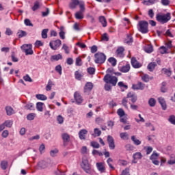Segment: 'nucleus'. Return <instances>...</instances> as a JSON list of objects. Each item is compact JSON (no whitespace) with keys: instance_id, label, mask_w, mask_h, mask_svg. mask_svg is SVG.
<instances>
[{"instance_id":"46","label":"nucleus","mask_w":175,"mask_h":175,"mask_svg":"<svg viewBox=\"0 0 175 175\" xmlns=\"http://www.w3.org/2000/svg\"><path fill=\"white\" fill-rule=\"evenodd\" d=\"M100 135H102V131L98 128L94 129V134H93V136L96 137V136L98 137L100 136Z\"/></svg>"},{"instance_id":"19","label":"nucleus","mask_w":175,"mask_h":175,"mask_svg":"<svg viewBox=\"0 0 175 175\" xmlns=\"http://www.w3.org/2000/svg\"><path fill=\"white\" fill-rule=\"evenodd\" d=\"M93 88L94 85H92V83L88 82L84 87V92H90Z\"/></svg>"},{"instance_id":"60","label":"nucleus","mask_w":175,"mask_h":175,"mask_svg":"<svg viewBox=\"0 0 175 175\" xmlns=\"http://www.w3.org/2000/svg\"><path fill=\"white\" fill-rule=\"evenodd\" d=\"M25 24L27 27H33V24H32V23H31V20H29V19H25Z\"/></svg>"},{"instance_id":"20","label":"nucleus","mask_w":175,"mask_h":175,"mask_svg":"<svg viewBox=\"0 0 175 175\" xmlns=\"http://www.w3.org/2000/svg\"><path fill=\"white\" fill-rule=\"evenodd\" d=\"M127 98H131L132 103H135L136 100H137V96L133 92H129L127 94Z\"/></svg>"},{"instance_id":"8","label":"nucleus","mask_w":175,"mask_h":175,"mask_svg":"<svg viewBox=\"0 0 175 175\" xmlns=\"http://www.w3.org/2000/svg\"><path fill=\"white\" fill-rule=\"evenodd\" d=\"M74 98L75 99L76 103H77L78 105L83 103V97L81 96V95H80V93H79V92H76L74 94Z\"/></svg>"},{"instance_id":"21","label":"nucleus","mask_w":175,"mask_h":175,"mask_svg":"<svg viewBox=\"0 0 175 175\" xmlns=\"http://www.w3.org/2000/svg\"><path fill=\"white\" fill-rule=\"evenodd\" d=\"M79 5V0H72V2L69 3L70 9H76Z\"/></svg>"},{"instance_id":"34","label":"nucleus","mask_w":175,"mask_h":175,"mask_svg":"<svg viewBox=\"0 0 175 175\" xmlns=\"http://www.w3.org/2000/svg\"><path fill=\"white\" fill-rule=\"evenodd\" d=\"M79 8H80V11L79 12H85V4L84 3V1H79L78 3Z\"/></svg>"},{"instance_id":"1","label":"nucleus","mask_w":175,"mask_h":175,"mask_svg":"<svg viewBox=\"0 0 175 175\" xmlns=\"http://www.w3.org/2000/svg\"><path fill=\"white\" fill-rule=\"evenodd\" d=\"M113 72L111 68H108L107 70V75L104 77V81L105 83V91H111V85L116 86L118 79L116 77H113L110 75Z\"/></svg>"},{"instance_id":"48","label":"nucleus","mask_w":175,"mask_h":175,"mask_svg":"<svg viewBox=\"0 0 175 175\" xmlns=\"http://www.w3.org/2000/svg\"><path fill=\"white\" fill-rule=\"evenodd\" d=\"M47 32H49V29H44L42 31V39H47Z\"/></svg>"},{"instance_id":"61","label":"nucleus","mask_w":175,"mask_h":175,"mask_svg":"<svg viewBox=\"0 0 175 175\" xmlns=\"http://www.w3.org/2000/svg\"><path fill=\"white\" fill-rule=\"evenodd\" d=\"M57 121L59 124H64V117H62L61 115H59L57 118Z\"/></svg>"},{"instance_id":"52","label":"nucleus","mask_w":175,"mask_h":175,"mask_svg":"<svg viewBox=\"0 0 175 175\" xmlns=\"http://www.w3.org/2000/svg\"><path fill=\"white\" fill-rule=\"evenodd\" d=\"M117 113L120 116V118H122L124 116H125V111H124V109H118Z\"/></svg>"},{"instance_id":"63","label":"nucleus","mask_w":175,"mask_h":175,"mask_svg":"<svg viewBox=\"0 0 175 175\" xmlns=\"http://www.w3.org/2000/svg\"><path fill=\"white\" fill-rule=\"evenodd\" d=\"M23 79L25 80V81H29V83H32V79H31V77H29V75H28L24 76Z\"/></svg>"},{"instance_id":"54","label":"nucleus","mask_w":175,"mask_h":175,"mask_svg":"<svg viewBox=\"0 0 175 175\" xmlns=\"http://www.w3.org/2000/svg\"><path fill=\"white\" fill-rule=\"evenodd\" d=\"M11 58L13 62H18V58L16 57V53H14V52L12 53Z\"/></svg>"},{"instance_id":"3","label":"nucleus","mask_w":175,"mask_h":175,"mask_svg":"<svg viewBox=\"0 0 175 175\" xmlns=\"http://www.w3.org/2000/svg\"><path fill=\"white\" fill-rule=\"evenodd\" d=\"M105 61H106V55L103 53L98 52L94 55V62L96 64H105Z\"/></svg>"},{"instance_id":"4","label":"nucleus","mask_w":175,"mask_h":175,"mask_svg":"<svg viewBox=\"0 0 175 175\" xmlns=\"http://www.w3.org/2000/svg\"><path fill=\"white\" fill-rule=\"evenodd\" d=\"M81 166L84 172H85V173H91V165H90L88 159H87L85 157H83L82 159V163L81 164Z\"/></svg>"},{"instance_id":"29","label":"nucleus","mask_w":175,"mask_h":175,"mask_svg":"<svg viewBox=\"0 0 175 175\" xmlns=\"http://www.w3.org/2000/svg\"><path fill=\"white\" fill-rule=\"evenodd\" d=\"M158 0H148L143 1L144 5H146V6H149L150 5H154V3H157Z\"/></svg>"},{"instance_id":"51","label":"nucleus","mask_w":175,"mask_h":175,"mask_svg":"<svg viewBox=\"0 0 175 175\" xmlns=\"http://www.w3.org/2000/svg\"><path fill=\"white\" fill-rule=\"evenodd\" d=\"M159 52L161 54H167V48L165 46H161L159 49Z\"/></svg>"},{"instance_id":"9","label":"nucleus","mask_w":175,"mask_h":175,"mask_svg":"<svg viewBox=\"0 0 175 175\" xmlns=\"http://www.w3.org/2000/svg\"><path fill=\"white\" fill-rule=\"evenodd\" d=\"M158 157H159V154L155 152H153L152 154L150 156V159L152 163H154V165H159V161H158Z\"/></svg>"},{"instance_id":"23","label":"nucleus","mask_w":175,"mask_h":175,"mask_svg":"<svg viewBox=\"0 0 175 175\" xmlns=\"http://www.w3.org/2000/svg\"><path fill=\"white\" fill-rule=\"evenodd\" d=\"M141 77L143 81H145V83H148L150 80H152V77H150V76H148V75L146 74H142Z\"/></svg>"},{"instance_id":"30","label":"nucleus","mask_w":175,"mask_h":175,"mask_svg":"<svg viewBox=\"0 0 175 175\" xmlns=\"http://www.w3.org/2000/svg\"><path fill=\"white\" fill-rule=\"evenodd\" d=\"M131 140L133 142V143H134V144H135V146H140L142 144V141L137 139L135 135H133L131 137Z\"/></svg>"},{"instance_id":"47","label":"nucleus","mask_w":175,"mask_h":175,"mask_svg":"<svg viewBox=\"0 0 175 175\" xmlns=\"http://www.w3.org/2000/svg\"><path fill=\"white\" fill-rule=\"evenodd\" d=\"M108 61L113 66L117 65V60L114 57H110Z\"/></svg>"},{"instance_id":"17","label":"nucleus","mask_w":175,"mask_h":175,"mask_svg":"<svg viewBox=\"0 0 175 175\" xmlns=\"http://www.w3.org/2000/svg\"><path fill=\"white\" fill-rule=\"evenodd\" d=\"M144 87H145L144 84H143L141 82L137 84H133L132 85L133 90H144Z\"/></svg>"},{"instance_id":"49","label":"nucleus","mask_w":175,"mask_h":175,"mask_svg":"<svg viewBox=\"0 0 175 175\" xmlns=\"http://www.w3.org/2000/svg\"><path fill=\"white\" fill-rule=\"evenodd\" d=\"M54 85V84L53 83V81H51V80L49 81L48 84L46 87V91H51V88Z\"/></svg>"},{"instance_id":"58","label":"nucleus","mask_w":175,"mask_h":175,"mask_svg":"<svg viewBox=\"0 0 175 175\" xmlns=\"http://www.w3.org/2000/svg\"><path fill=\"white\" fill-rule=\"evenodd\" d=\"M90 144H91L92 147H93V148H99V147H100L99 144L96 142H92L90 143Z\"/></svg>"},{"instance_id":"28","label":"nucleus","mask_w":175,"mask_h":175,"mask_svg":"<svg viewBox=\"0 0 175 175\" xmlns=\"http://www.w3.org/2000/svg\"><path fill=\"white\" fill-rule=\"evenodd\" d=\"M99 21L101 23L103 27H107V21H106V18H105V16H100Z\"/></svg>"},{"instance_id":"38","label":"nucleus","mask_w":175,"mask_h":175,"mask_svg":"<svg viewBox=\"0 0 175 175\" xmlns=\"http://www.w3.org/2000/svg\"><path fill=\"white\" fill-rule=\"evenodd\" d=\"M18 37L20 38H24V36H27V32L23 31V30H19L17 33Z\"/></svg>"},{"instance_id":"7","label":"nucleus","mask_w":175,"mask_h":175,"mask_svg":"<svg viewBox=\"0 0 175 175\" xmlns=\"http://www.w3.org/2000/svg\"><path fill=\"white\" fill-rule=\"evenodd\" d=\"M62 44V42H61V40H56L51 41L49 46L52 50H57V49H58V47H59Z\"/></svg>"},{"instance_id":"45","label":"nucleus","mask_w":175,"mask_h":175,"mask_svg":"<svg viewBox=\"0 0 175 175\" xmlns=\"http://www.w3.org/2000/svg\"><path fill=\"white\" fill-rule=\"evenodd\" d=\"M37 99H39L40 100H46L47 97L44 94H37L36 96Z\"/></svg>"},{"instance_id":"6","label":"nucleus","mask_w":175,"mask_h":175,"mask_svg":"<svg viewBox=\"0 0 175 175\" xmlns=\"http://www.w3.org/2000/svg\"><path fill=\"white\" fill-rule=\"evenodd\" d=\"M139 25L140 32L142 33H147L148 32V23L142 21L139 23Z\"/></svg>"},{"instance_id":"13","label":"nucleus","mask_w":175,"mask_h":175,"mask_svg":"<svg viewBox=\"0 0 175 175\" xmlns=\"http://www.w3.org/2000/svg\"><path fill=\"white\" fill-rule=\"evenodd\" d=\"M62 137L64 142V146H68V142L70 141V137L68 135V133H63L62 135Z\"/></svg>"},{"instance_id":"56","label":"nucleus","mask_w":175,"mask_h":175,"mask_svg":"<svg viewBox=\"0 0 175 175\" xmlns=\"http://www.w3.org/2000/svg\"><path fill=\"white\" fill-rule=\"evenodd\" d=\"M26 110H33V104L29 103L25 106Z\"/></svg>"},{"instance_id":"2","label":"nucleus","mask_w":175,"mask_h":175,"mask_svg":"<svg viewBox=\"0 0 175 175\" xmlns=\"http://www.w3.org/2000/svg\"><path fill=\"white\" fill-rule=\"evenodd\" d=\"M172 15L169 12H167L166 14L159 13L156 15V20L160 23V24H166V23L170 21Z\"/></svg>"},{"instance_id":"26","label":"nucleus","mask_w":175,"mask_h":175,"mask_svg":"<svg viewBox=\"0 0 175 175\" xmlns=\"http://www.w3.org/2000/svg\"><path fill=\"white\" fill-rule=\"evenodd\" d=\"M5 111L7 116H12V114H14V110L12 107H5Z\"/></svg>"},{"instance_id":"16","label":"nucleus","mask_w":175,"mask_h":175,"mask_svg":"<svg viewBox=\"0 0 175 175\" xmlns=\"http://www.w3.org/2000/svg\"><path fill=\"white\" fill-rule=\"evenodd\" d=\"M143 158V155L142 154L141 152H136L133 154V163H137V161L139 159H142Z\"/></svg>"},{"instance_id":"41","label":"nucleus","mask_w":175,"mask_h":175,"mask_svg":"<svg viewBox=\"0 0 175 175\" xmlns=\"http://www.w3.org/2000/svg\"><path fill=\"white\" fill-rule=\"evenodd\" d=\"M163 73H164V75H166L168 76V77H170V76H172V70H170V69H167V68H163L162 70Z\"/></svg>"},{"instance_id":"25","label":"nucleus","mask_w":175,"mask_h":175,"mask_svg":"<svg viewBox=\"0 0 175 175\" xmlns=\"http://www.w3.org/2000/svg\"><path fill=\"white\" fill-rule=\"evenodd\" d=\"M124 48L120 47L117 49L116 53L118 57H120V58H122L124 57Z\"/></svg>"},{"instance_id":"33","label":"nucleus","mask_w":175,"mask_h":175,"mask_svg":"<svg viewBox=\"0 0 175 175\" xmlns=\"http://www.w3.org/2000/svg\"><path fill=\"white\" fill-rule=\"evenodd\" d=\"M144 51H146V53H148L150 54L152 53V51H154V49L151 45H146L144 48Z\"/></svg>"},{"instance_id":"14","label":"nucleus","mask_w":175,"mask_h":175,"mask_svg":"<svg viewBox=\"0 0 175 175\" xmlns=\"http://www.w3.org/2000/svg\"><path fill=\"white\" fill-rule=\"evenodd\" d=\"M47 166H48L47 162H46L44 161H41L38 162V163L37 165V169H38V170L46 169V167H47Z\"/></svg>"},{"instance_id":"27","label":"nucleus","mask_w":175,"mask_h":175,"mask_svg":"<svg viewBox=\"0 0 175 175\" xmlns=\"http://www.w3.org/2000/svg\"><path fill=\"white\" fill-rule=\"evenodd\" d=\"M118 85L120 87V88H121L122 92L125 91V90H128V85L124 83L122 81L119 82Z\"/></svg>"},{"instance_id":"42","label":"nucleus","mask_w":175,"mask_h":175,"mask_svg":"<svg viewBox=\"0 0 175 175\" xmlns=\"http://www.w3.org/2000/svg\"><path fill=\"white\" fill-rule=\"evenodd\" d=\"M1 167L3 170H6V169H8V161H2L1 163Z\"/></svg>"},{"instance_id":"10","label":"nucleus","mask_w":175,"mask_h":175,"mask_svg":"<svg viewBox=\"0 0 175 175\" xmlns=\"http://www.w3.org/2000/svg\"><path fill=\"white\" fill-rule=\"evenodd\" d=\"M119 70L122 73H128L131 70V64H126L124 66L120 67Z\"/></svg>"},{"instance_id":"44","label":"nucleus","mask_w":175,"mask_h":175,"mask_svg":"<svg viewBox=\"0 0 175 175\" xmlns=\"http://www.w3.org/2000/svg\"><path fill=\"white\" fill-rule=\"evenodd\" d=\"M124 42L127 44H130V43H132V42H133V38H132V36H127V38L125 39Z\"/></svg>"},{"instance_id":"32","label":"nucleus","mask_w":175,"mask_h":175,"mask_svg":"<svg viewBox=\"0 0 175 175\" xmlns=\"http://www.w3.org/2000/svg\"><path fill=\"white\" fill-rule=\"evenodd\" d=\"M155 66H157V64L155 62H151L148 65V69L150 72H152L155 69Z\"/></svg>"},{"instance_id":"12","label":"nucleus","mask_w":175,"mask_h":175,"mask_svg":"<svg viewBox=\"0 0 175 175\" xmlns=\"http://www.w3.org/2000/svg\"><path fill=\"white\" fill-rule=\"evenodd\" d=\"M131 65L133 66L135 69H137L139 68H142V64L137 62L136 58L133 57L131 59Z\"/></svg>"},{"instance_id":"62","label":"nucleus","mask_w":175,"mask_h":175,"mask_svg":"<svg viewBox=\"0 0 175 175\" xmlns=\"http://www.w3.org/2000/svg\"><path fill=\"white\" fill-rule=\"evenodd\" d=\"M62 49L64 50L66 54H69V47L66 44H63Z\"/></svg>"},{"instance_id":"43","label":"nucleus","mask_w":175,"mask_h":175,"mask_svg":"<svg viewBox=\"0 0 175 175\" xmlns=\"http://www.w3.org/2000/svg\"><path fill=\"white\" fill-rule=\"evenodd\" d=\"M75 75L77 80H81V78L83 77V74H81V72L79 71H76Z\"/></svg>"},{"instance_id":"55","label":"nucleus","mask_w":175,"mask_h":175,"mask_svg":"<svg viewBox=\"0 0 175 175\" xmlns=\"http://www.w3.org/2000/svg\"><path fill=\"white\" fill-rule=\"evenodd\" d=\"M168 121L172 124L173 125H175V116L174 115H171L168 119Z\"/></svg>"},{"instance_id":"50","label":"nucleus","mask_w":175,"mask_h":175,"mask_svg":"<svg viewBox=\"0 0 175 175\" xmlns=\"http://www.w3.org/2000/svg\"><path fill=\"white\" fill-rule=\"evenodd\" d=\"M75 64L77 66H81V65H83V62L81 60V58L77 57L75 60Z\"/></svg>"},{"instance_id":"57","label":"nucleus","mask_w":175,"mask_h":175,"mask_svg":"<svg viewBox=\"0 0 175 175\" xmlns=\"http://www.w3.org/2000/svg\"><path fill=\"white\" fill-rule=\"evenodd\" d=\"M4 124L7 128H12V126L13 125V122L10 120H7L4 122Z\"/></svg>"},{"instance_id":"40","label":"nucleus","mask_w":175,"mask_h":175,"mask_svg":"<svg viewBox=\"0 0 175 175\" xmlns=\"http://www.w3.org/2000/svg\"><path fill=\"white\" fill-rule=\"evenodd\" d=\"M128 96L126 97H124L122 100V105L126 107V109H128Z\"/></svg>"},{"instance_id":"39","label":"nucleus","mask_w":175,"mask_h":175,"mask_svg":"<svg viewBox=\"0 0 175 175\" xmlns=\"http://www.w3.org/2000/svg\"><path fill=\"white\" fill-rule=\"evenodd\" d=\"M148 104L151 107H154V106H155V105L157 104V100H155V98H151L148 100Z\"/></svg>"},{"instance_id":"22","label":"nucleus","mask_w":175,"mask_h":175,"mask_svg":"<svg viewBox=\"0 0 175 175\" xmlns=\"http://www.w3.org/2000/svg\"><path fill=\"white\" fill-rule=\"evenodd\" d=\"M75 18L77 20H83L84 18V12L82 11H78L75 13Z\"/></svg>"},{"instance_id":"36","label":"nucleus","mask_w":175,"mask_h":175,"mask_svg":"<svg viewBox=\"0 0 175 175\" xmlns=\"http://www.w3.org/2000/svg\"><path fill=\"white\" fill-rule=\"evenodd\" d=\"M120 137L122 139V140H128L129 139V135L128 133H121L120 134Z\"/></svg>"},{"instance_id":"18","label":"nucleus","mask_w":175,"mask_h":175,"mask_svg":"<svg viewBox=\"0 0 175 175\" xmlns=\"http://www.w3.org/2000/svg\"><path fill=\"white\" fill-rule=\"evenodd\" d=\"M159 103H160L163 110H166L167 105H166V101H165V98L160 97L158 98Z\"/></svg>"},{"instance_id":"64","label":"nucleus","mask_w":175,"mask_h":175,"mask_svg":"<svg viewBox=\"0 0 175 175\" xmlns=\"http://www.w3.org/2000/svg\"><path fill=\"white\" fill-rule=\"evenodd\" d=\"M57 154H58V150L57 149L52 150L50 152L51 157H55V155H57Z\"/></svg>"},{"instance_id":"59","label":"nucleus","mask_w":175,"mask_h":175,"mask_svg":"<svg viewBox=\"0 0 175 175\" xmlns=\"http://www.w3.org/2000/svg\"><path fill=\"white\" fill-rule=\"evenodd\" d=\"M92 154L93 155H98V157H102L103 155V153H102V152H99L96 150H93Z\"/></svg>"},{"instance_id":"5","label":"nucleus","mask_w":175,"mask_h":175,"mask_svg":"<svg viewBox=\"0 0 175 175\" xmlns=\"http://www.w3.org/2000/svg\"><path fill=\"white\" fill-rule=\"evenodd\" d=\"M21 50L25 53L26 55H32L33 51H32V45L31 44H25L21 47Z\"/></svg>"},{"instance_id":"35","label":"nucleus","mask_w":175,"mask_h":175,"mask_svg":"<svg viewBox=\"0 0 175 175\" xmlns=\"http://www.w3.org/2000/svg\"><path fill=\"white\" fill-rule=\"evenodd\" d=\"M40 3L39 1H36L34 3L33 6L31 8L33 12H36V10H38V9H40Z\"/></svg>"},{"instance_id":"15","label":"nucleus","mask_w":175,"mask_h":175,"mask_svg":"<svg viewBox=\"0 0 175 175\" xmlns=\"http://www.w3.org/2000/svg\"><path fill=\"white\" fill-rule=\"evenodd\" d=\"M87 133H88L87 130H81L79 133V139H81V140H85V136L87 135Z\"/></svg>"},{"instance_id":"31","label":"nucleus","mask_w":175,"mask_h":175,"mask_svg":"<svg viewBox=\"0 0 175 175\" xmlns=\"http://www.w3.org/2000/svg\"><path fill=\"white\" fill-rule=\"evenodd\" d=\"M65 27H64V26H61L60 27V31L59 33V37L62 39H65Z\"/></svg>"},{"instance_id":"11","label":"nucleus","mask_w":175,"mask_h":175,"mask_svg":"<svg viewBox=\"0 0 175 175\" xmlns=\"http://www.w3.org/2000/svg\"><path fill=\"white\" fill-rule=\"evenodd\" d=\"M96 166L100 173H105L106 168L105 167V163H96Z\"/></svg>"},{"instance_id":"24","label":"nucleus","mask_w":175,"mask_h":175,"mask_svg":"<svg viewBox=\"0 0 175 175\" xmlns=\"http://www.w3.org/2000/svg\"><path fill=\"white\" fill-rule=\"evenodd\" d=\"M59 59H62V55L61 54L52 55L51 57V61H59Z\"/></svg>"},{"instance_id":"37","label":"nucleus","mask_w":175,"mask_h":175,"mask_svg":"<svg viewBox=\"0 0 175 175\" xmlns=\"http://www.w3.org/2000/svg\"><path fill=\"white\" fill-rule=\"evenodd\" d=\"M43 103L38 102L36 104V108L38 111H43Z\"/></svg>"},{"instance_id":"53","label":"nucleus","mask_w":175,"mask_h":175,"mask_svg":"<svg viewBox=\"0 0 175 175\" xmlns=\"http://www.w3.org/2000/svg\"><path fill=\"white\" fill-rule=\"evenodd\" d=\"M35 117H36V113H29V115H27V120H29V121H32Z\"/></svg>"}]
</instances>
